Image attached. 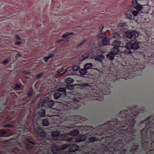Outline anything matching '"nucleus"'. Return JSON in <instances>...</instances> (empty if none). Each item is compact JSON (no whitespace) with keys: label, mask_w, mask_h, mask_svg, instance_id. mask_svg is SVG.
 I'll use <instances>...</instances> for the list:
<instances>
[{"label":"nucleus","mask_w":154,"mask_h":154,"mask_svg":"<svg viewBox=\"0 0 154 154\" xmlns=\"http://www.w3.org/2000/svg\"><path fill=\"white\" fill-rule=\"evenodd\" d=\"M14 106L13 102H11L4 112L0 113L1 122H9L11 123L5 125L3 127L11 129L0 130V148L25 147L29 148V151H38L41 148H45L49 146L50 141L44 138L36 137L33 140H27L25 143V146L18 142L17 140L21 135L27 133V132L31 130H35L39 136L43 137H46V133L41 128L36 127L37 123L34 122L32 119L19 117V114L13 110Z\"/></svg>","instance_id":"1"},{"label":"nucleus","mask_w":154,"mask_h":154,"mask_svg":"<svg viewBox=\"0 0 154 154\" xmlns=\"http://www.w3.org/2000/svg\"><path fill=\"white\" fill-rule=\"evenodd\" d=\"M122 128L88 138L89 142L79 147L76 144L63 145L58 147L52 144L51 151L54 154H119L126 147V139L129 136L133 138L138 132L133 128Z\"/></svg>","instance_id":"2"},{"label":"nucleus","mask_w":154,"mask_h":154,"mask_svg":"<svg viewBox=\"0 0 154 154\" xmlns=\"http://www.w3.org/2000/svg\"><path fill=\"white\" fill-rule=\"evenodd\" d=\"M126 112L123 110L117 116V118L114 121H109L106 123L101 125L97 126L96 128H94L92 127L88 126H84L82 125L81 123L77 122L80 120L85 121L86 119H83L79 116H75L72 115L66 116L64 121L62 124H67L66 126H62L59 131H54L51 132V136L52 140H58L59 138H65L68 137V134L61 133H66L71 128L75 127L78 128V129L82 131V132H87V133L84 135H80L75 139L76 143H80L86 140L88 137L91 135L97 136L100 134L101 135L103 134L109 133L110 131H114L127 128L125 125L126 120L125 119L124 113Z\"/></svg>","instance_id":"3"},{"label":"nucleus","mask_w":154,"mask_h":154,"mask_svg":"<svg viewBox=\"0 0 154 154\" xmlns=\"http://www.w3.org/2000/svg\"><path fill=\"white\" fill-rule=\"evenodd\" d=\"M125 147L119 154H154V141L141 138L138 133L133 138L126 139Z\"/></svg>","instance_id":"4"},{"label":"nucleus","mask_w":154,"mask_h":154,"mask_svg":"<svg viewBox=\"0 0 154 154\" xmlns=\"http://www.w3.org/2000/svg\"><path fill=\"white\" fill-rule=\"evenodd\" d=\"M137 107V106L135 105L133 107V109H129L125 110L126 112L124 113V114H125V119L127 128H129L132 126L133 125L132 121H134L135 123L133 125V128L135 131L139 132L141 138H144V139L148 138V140H154V115L150 116L147 119L142 121L138 124V126H139L142 124L146 123L145 128L141 131L140 132L134 129V126L136 122V119L140 111V109L136 110Z\"/></svg>","instance_id":"5"},{"label":"nucleus","mask_w":154,"mask_h":154,"mask_svg":"<svg viewBox=\"0 0 154 154\" xmlns=\"http://www.w3.org/2000/svg\"><path fill=\"white\" fill-rule=\"evenodd\" d=\"M54 98L56 100L59 99L60 103L63 105L62 107L65 111L67 115H72L75 110L79 109L81 103L74 93H71L66 94L59 92L54 93Z\"/></svg>","instance_id":"6"},{"label":"nucleus","mask_w":154,"mask_h":154,"mask_svg":"<svg viewBox=\"0 0 154 154\" xmlns=\"http://www.w3.org/2000/svg\"><path fill=\"white\" fill-rule=\"evenodd\" d=\"M25 147L0 148V154H27L24 150Z\"/></svg>","instance_id":"7"},{"label":"nucleus","mask_w":154,"mask_h":154,"mask_svg":"<svg viewBox=\"0 0 154 154\" xmlns=\"http://www.w3.org/2000/svg\"><path fill=\"white\" fill-rule=\"evenodd\" d=\"M125 47L129 50L131 49L136 50L139 48L140 45L138 42L134 41H130L127 42Z\"/></svg>","instance_id":"8"},{"label":"nucleus","mask_w":154,"mask_h":154,"mask_svg":"<svg viewBox=\"0 0 154 154\" xmlns=\"http://www.w3.org/2000/svg\"><path fill=\"white\" fill-rule=\"evenodd\" d=\"M119 52V50L118 48L114 47L112 49L111 52L106 55V58L110 60H113L114 55L118 54Z\"/></svg>","instance_id":"9"},{"label":"nucleus","mask_w":154,"mask_h":154,"mask_svg":"<svg viewBox=\"0 0 154 154\" xmlns=\"http://www.w3.org/2000/svg\"><path fill=\"white\" fill-rule=\"evenodd\" d=\"M125 36L130 39H135L138 36V33L134 31H126L125 32Z\"/></svg>","instance_id":"10"},{"label":"nucleus","mask_w":154,"mask_h":154,"mask_svg":"<svg viewBox=\"0 0 154 154\" xmlns=\"http://www.w3.org/2000/svg\"><path fill=\"white\" fill-rule=\"evenodd\" d=\"M42 103L43 105L46 104L48 107L51 108L54 105V102L53 100H49V98L47 97L43 100Z\"/></svg>","instance_id":"11"},{"label":"nucleus","mask_w":154,"mask_h":154,"mask_svg":"<svg viewBox=\"0 0 154 154\" xmlns=\"http://www.w3.org/2000/svg\"><path fill=\"white\" fill-rule=\"evenodd\" d=\"M145 64V63L143 64L140 63H137L136 66L133 67V68H134L133 69L134 70L136 68V70L138 71L143 70L145 68V65L144 64Z\"/></svg>","instance_id":"12"},{"label":"nucleus","mask_w":154,"mask_h":154,"mask_svg":"<svg viewBox=\"0 0 154 154\" xmlns=\"http://www.w3.org/2000/svg\"><path fill=\"white\" fill-rule=\"evenodd\" d=\"M79 134V131L78 130H74L70 131L68 134V136H76Z\"/></svg>","instance_id":"13"},{"label":"nucleus","mask_w":154,"mask_h":154,"mask_svg":"<svg viewBox=\"0 0 154 154\" xmlns=\"http://www.w3.org/2000/svg\"><path fill=\"white\" fill-rule=\"evenodd\" d=\"M122 42L120 40H116L113 41L112 43V45L116 47H119Z\"/></svg>","instance_id":"14"},{"label":"nucleus","mask_w":154,"mask_h":154,"mask_svg":"<svg viewBox=\"0 0 154 154\" xmlns=\"http://www.w3.org/2000/svg\"><path fill=\"white\" fill-rule=\"evenodd\" d=\"M109 44V40L108 37H105L102 41V45L103 46L107 45Z\"/></svg>","instance_id":"15"},{"label":"nucleus","mask_w":154,"mask_h":154,"mask_svg":"<svg viewBox=\"0 0 154 154\" xmlns=\"http://www.w3.org/2000/svg\"><path fill=\"white\" fill-rule=\"evenodd\" d=\"M90 56V53L87 52L84 54L82 55L80 57V60L81 61H83L88 58Z\"/></svg>","instance_id":"16"},{"label":"nucleus","mask_w":154,"mask_h":154,"mask_svg":"<svg viewBox=\"0 0 154 154\" xmlns=\"http://www.w3.org/2000/svg\"><path fill=\"white\" fill-rule=\"evenodd\" d=\"M112 37L118 40H120L121 39L120 34L117 32H114L112 34Z\"/></svg>","instance_id":"17"},{"label":"nucleus","mask_w":154,"mask_h":154,"mask_svg":"<svg viewBox=\"0 0 154 154\" xmlns=\"http://www.w3.org/2000/svg\"><path fill=\"white\" fill-rule=\"evenodd\" d=\"M143 5H135L134 6H132L134 8L136 9L137 11H143Z\"/></svg>","instance_id":"18"},{"label":"nucleus","mask_w":154,"mask_h":154,"mask_svg":"<svg viewBox=\"0 0 154 154\" xmlns=\"http://www.w3.org/2000/svg\"><path fill=\"white\" fill-rule=\"evenodd\" d=\"M74 35V32H66L63 34L62 35V38H65L67 37L70 35Z\"/></svg>","instance_id":"19"},{"label":"nucleus","mask_w":154,"mask_h":154,"mask_svg":"<svg viewBox=\"0 0 154 154\" xmlns=\"http://www.w3.org/2000/svg\"><path fill=\"white\" fill-rule=\"evenodd\" d=\"M74 80L71 78H68L65 79V82L67 84H71L73 83Z\"/></svg>","instance_id":"20"},{"label":"nucleus","mask_w":154,"mask_h":154,"mask_svg":"<svg viewBox=\"0 0 154 154\" xmlns=\"http://www.w3.org/2000/svg\"><path fill=\"white\" fill-rule=\"evenodd\" d=\"M93 64L92 63H87L85 65V67L83 69H89L91 67H92Z\"/></svg>","instance_id":"21"},{"label":"nucleus","mask_w":154,"mask_h":154,"mask_svg":"<svg viewBox=\"0 0 154 154\" xmlns=\"http://www.w3.org/2000/svg\"><path fill=\"white\" fill-rule=\"evenodd\" d=\"M87 73V69H81L79 71V73L82 76H84L86 75Z\"/></svg>","instance_id":"22"},{"label":"nucleus","mask_w":154,"mask_h":154,"mask_svg":"<svg viewBox=\"0 0 154 154\" xmlns=\"http://www.w3.org/2000/svg\"><path fill=\"white\" fill-rule=\"evenodd\" d=\"M49 122L48 120L47 119H44L42 120V125L44 126H47L48 125Z\"/></svg>","instance_id":"23"},{"label":"nucleus","mask_w":154,"mask_h":154,"mask_svg":"<svg viewBox=\"0 0 154 154\" xmlns=\"http://www.w3.org/2000/svg\"><path fill=\"white\" fill-rule=\"evenodd\" d=\"M39 115L41 117H44L45 116V110L44 109H40L39 112Z\"/></svg>","instance_id":"24"},{"label":"nucleus","mask_w":154,"mask_h":154,"mask_svg":"<svg viewBox=\"0 0 154 154\" xmlns=\"http://www.w3.org/2000/svg\"><path fill=\"white\" fill-rule=\"evenodd\" d=\"M58 92L62 93L63 94H66V89L63 88H60L58 89Z\"/></svg>","instance_id":"25"},{"label":"nucleus","mask_w":154,"mask_h":154,"mask_svg":"<svg viewBox=\"0 0 154 154\" xmlns=\"http://www.w3.org/2000/svg\"><path fill=\"white\" fill-rule=\"evenodd\" d=\"M151 57H149V58H148V59H149V60L146 62V64H149V63H151L153 64H154V62H153L152 60H151Z\"/></svg>","instance_id":"26"},{"label":"nucleus","mask_w":154,"mask_h":154,"mask_svg":"<svg viewBox=\"0 0 154 154\" xmlns=\"http://www.w3.org/2000/svg\"><path fill=\"white\" fill-rule=\"evenodd\" d=\"M14 90L16 91H18L21 90V88L18 84H16L15 85L14 88Z\"/></svg>","instance_id":"27"},{"label":"nucleus","mask_w":154,"mask_h":154,"mask_svg":"<svg viewBox=\"0 0 154 154\" xmlns=\"http://www.w3.org/2000/svg\"><path fill=\"white\" fill-rule=\"evenodd\" d=\"M138 5H140L138 3L137 1L136 0H132V6H135Z\"/></svg>","instance_id":"28"},{"label":"nucleus","mask_w":154,"mask_h":154,"mask_svg":"<svg viewBox=\"0 0 154 154\" xmlns=\"http://www.w3.org/2000/svg\"><path fill=\"white\" fill-rule=\"evenodd\" d=\"M79 67L78 65L74 66L72 67V69L74 71H77L79 70Z\"/></svg>","instance_id":"29"},{"label":"nucleus","mask_w":154,"mask_h":154,"mask_svg":"<svg viewBox=\"0 0 154 154\" xmlns=\"http://www.w3.org/2000/svg\"><path fill=\"white\" fill-rule=\"evenodd\" d=\"M33 94V92H32V91L30 90L29 92H28V94H27V97H28V98H31Z\"/></svg>","instance_id":"30"},{"label":"nucleus","mask_w":154,"mask_h":154,"mask_svg":"<svg viewBox=\"0 0 154 154\" xmlns=\"http://www.w3.org/2000/svg\"><path fill=\"white\" fill-rule=\"evenodd\" d=\"M132 14H133L134 17H135L138 14L139 12L138 11H136L135 10H134L132 11Z\"/></svg>","instance_id":"31"},{"label":"nucleus","mask_w":154,"mask_h":154,"mask_svg":"<svg viewBox=\"0 0 154 154\" xmlns=\"http://www.w3.org/2000/svg\"><path fill=\"white\" fill-rule=\"evenodd\" d=\"M102 53L103 51L100 49L97 50H96L95 51V53L96 54H102Z\"/></svg>","instance_id":"32"},{"label":"nucleus","mask_w":154,"mask_h":154,"mask_svg":"<svg viewBox=\"0 0 154 154\" xmlns=\"http://www.w3.org/2000/svg\"><path fill=\"white\" fill-rule=\"evenodd\" d=\"M74 87L72 85H69L66 86L67 89H69L70 90H72L73 89Z\"/></svg>","instance_id":"33"},{"label":"nucleus","mask_w":154,"mask_h":154,"mask_svg":"<svg viewBox=\"0 0 154 154\" xmlns=\"http://www.w3.org/2000/svg\"><path fill=\"white\" fill-rule=\"evenodd\" d=\"M43 73H42L39 74L37 75H35V78L37 79H39L40 77H42L43 75Z\"/></svg>","instance_id":"34"},{"label":"nucleus","mask_w":154,"mask_h":154,"mask_svg":"<svg viewBox=\"0 0 154 154\" xmlns=\"http://www.w3.org/2000/svg\"><path fill=\"white\" fill-rule=\"evenodd\" d=\"M120 79V78L119 77H118L117 75H116V76H115V79L112 80V82H115L116 81V80H119Z\"/></svg>","instance_id":"35"},{"label":"nucleus","mask_w":154,"mask_h":154,"mask_svg":"<svg viewBox=\"0 0 154 154\" xmlns=\"http://www.w3.org/2000/svg\"><path fill=\"white\" fill-rule=\"evenodd\" d=\"M8 62V60L6 59L3 61V63H3V65H5L7 64Z\"/></svg>","instance_id":"36"},{"label":"nucleus","mask_w":154,"mask_h":154,"mask_svg":"<svg viewBox=\"0 0 154 154\" xmlns=\"http://www.w3.org/2000/svg\"><path fill=\"white\" fill-rule=\"evenodd\" d=\"M128 71L126 72H124L122 73V74H121V76L124 75V76L127 77L128 75Z\"/></svg>","instance_id":"37"},{"label":"nucleus","mask_w":154,"mask_h":154,"mask_svg":"<svg viewBox=\"0 0 154 154\" xmlns=\"http://www.w3.org/2000/svg\"><path fill=\"white\" fill-rule=\"evenodd\" d=\"M15 39L16 40H20V38L19 37V36L18 34H16L15 35Z\"/></svg>","instance_id":"38"},{"label":"nucleus","mask_w":154,"mask_h":154,"mask_svg":"<svg viewBox=\"0 0 154 154\" xmlns=\"http://www.w3.org/2000/svg\"><path fill=\"white\" fill-rule=\"evenodd\" d=\"M126 17H127V18L130 20L132 19V15L131 14H128L127 15Z\"/></svg>","instance_id":"39"},{"label":"nucleus","mask_w":154,"mask_h":154,"mask_svg":"<svg viewBox=\"0 0 154 154\" xmlns=\"http://www.w3.org/2000/svg\"><path fill=\"white\" fill-rule=\"evenodd\" d=\"M53 56V54L51 53V54H49V55H48V56H47L45 57L49 58H51Z\"/></svg>","instance_id":"40"},{"label":"nucleus","mask_w":154,"mask_h":154,"mask_svg":"<svg viewBox=\"0 0 154 154\" xmlns=\"http://www.w3.org/2000/svg\"><path fill=\"white\" fill-rule=\"evenodd\" d=\"M50 58H47V57H44V61L46 63L47 62L48 60L49 59H50Z\"/></svg>","instance_id":"41"},{"label":"nucleus","mask_w":154,"mask_h":154,"mask_svg":"<svg viewBox=\"0 0 154 154\" xmlns=\"http://www.w3.org/2000/svg\"><path fill=\"white\" fill-rule=\"evenodd\" d=\"M102 55H101L100 56H99L98 57H97V60H98L100 61L101 60H102Z\"/></svg>","instance_id":"42"},{"label":"nucleus","mask_w":154,"mask_h":154,"mask_svg":"<svg viewBox=\"0 0 154 154\" xmlns=\"http://www.w3.org/2000/svg\"><path fill=\"white\" fill-rule=\"evenodd\" d=\"M89 85H88V84L86 83V84H82V87H84V88H85V87L88 86Z\"/></svg>","instance_id":"43"},{"label":"nucleus","mask_w":154,"mask_h":154,"mask_svg":"<svg viewBox=\"0 0 154 154\" xmlns=\"http://www.w3.org/2000/svg\"><path fill=\"white\" fill-rule=\"evenodd\" d=\"M21 42L20 41H17L15 42V45H18L20 44Z\"/></svg>","instance_id":"44"},{"label":"nucleus","mask_w":154,"mask_h":154,"mask_svg":"<svg viewBox=\"0 0 154 154\" xmlns=\"http://www.w3.org/2000/svg\"><path fill=\"white\" fill-rule=\"evenodd\" d=\"M124 24L122 23H120L119 24H118V26H121L122 27H123Z\"/></svg>","instance_id":"45"},{"label":"nucleus","mask_w":154,"mask_h":154,"mask_svg":"<svg viewBox=\"0 0 154 154\" xmlns=\"http://www.w3.org/2000/svg\"><path fill=\"white\" fill-rule=\"evenodd\" d=\"M64 42H69V40L67 38H66L64 39Z\"/></svg>","instance_id":"46"},{"label":"nucleus","mask_w":154,"mask_h":154,"mask_svg":"<svg viewBox=\"0 0 154 154\" xmlns=\"http://www.w3.org/2000/svg\"><path fill=\"white\" fill-rule=\"evenodd\" d=\"M85 43H79V45H78V46H81L82 45L85 44Z\"/></svg>","instance_id":"47"},{"label":"nucleus","mask_w":154,"mask_h":154,"mask_svg":"<svg viewBox=\"0 0 154 154\" xmlns=\"http://www.w3.org/2000/svg\"><path fill=\"white\" fill-rule=\"evenodd\" d=\"M111 85L110 84L109 85L106 86V88H107L108 89H109L110 88H111Z\"/></svg>","instance_id":"48"},{"label":"nucleus","mask_w":154,"mask_h":154,"mask_svg":"<svg viewBox=\"0 0 154 154\" xmlns=\"http://www.w3.org/2000/svg\"><path fill=\"white\" fill-rule=\"evenodd\" d=\"M86 42V40L85 39H84V40H82V41L81 43H85Z\"/></svg>","instance_id":"49"},{"label":"nucleus","mask_w":154,"mask_h":154,"mask_svg":"<svg viewBox=\"0 0 154 154\" xmlns=\"http://www.w3.org/2000/svg\"><path fill=\"white\" fill-rule=\"evenodd\" d=\"M103 27H100V30L101 31H102V30H103Z\"/></svg>","instance_id":"50"},{"label":"nucleus","mask_w":154,"mask_h":154,"mask_svg":"<svg viewBox=\"0 0 154 154\" xmlns=\"http://www.w3.org/2000/svg\"><path fill=\"white\" fill-rule=\"evenodd\" d=\"M72 140V138L69 139L67 140V141H69V142H71Z\"/></svg>","instance_id":"51"},{"label":"nucleus","mask_w":154,"mask_h":154,"mask_svg":"<svg viewBox=\"0 0 154 154\" xmlns=\"http://www.w3.org/2000/svg\"><path fill=\"white\" fill-rule=\"evenodd\" d=\"M61 72H62V69H59L58 70V72L59 73H60Z\"/></svg>","instance_id":"52"},{"label":"nucleus","mask_w":154,"mask_h":154,"mask_svg":"<svg viewBox=\"0 0 154 154\" xmlns=\"http://www.w3.org/2000/svg\"><path fill=\"white\" fill-rule=\"evenodd\" d=\"M62 41H63V39H60V40H59V42H60Z\"/></svg>","instance_id":"53"},{"label":"nucleus","mask_w":154,"mask_h":154,"mask_svg":"<svg viewBox=\"0 0 154 154\" xmlns=\"http://www.w3.org/2000/svg\"><path fill=\"white\" fill-rule=\"evenodd\" d=\"M50 154V153H45V154Z\"/></svg>","instance_id":"54"},{"label":"nucleus","mask_w":154,"mask_h":154,"mask_svg":"<svg viewBox=\"0 0 154 154\" xmlns=\"http://www.w3.org/2000/svg\"><path fill=\"white\" fill-rule=\"evenodd\" d=\"M99 96H98V95H96V97H99Z\"/></svg>","instance_id":"55"},{"label":"nucleus","mask_w":154,"mask_h":154,"mask_svg":"<svg viewBox=\"0 0 154 154\" xmlns=\"http://www.w3.org/2000/svg\"><path fill=\"white\" fill-rule=\"evenodd\" d=\"M100 38H103V37H102L101 36H100Z\"/></svg>","instance_id":"56"},{"label":"nucleus","mask_w":154,"mask_h":154,"mask_svg":"<svg viewBox=\"0 0 154 154\" xmlns=\"http://www.w3.org/2000/svg\"><path fill=\"white\" fill-rule=\"evenodd\" d=\"M130 52H131V51H130ZM129 54H131V52H130V53H129Z\"/></svg>","instance_id":"57"},{"label":"nucleus","mask_w":154,"mask_h":154,"mask_svg":"<svg viewBox=\"0 0 154 154\" xmlns=\"http://www.w3.org/2000/svg\"><path fill=\"white\" fill-rule=\"evenodd\" d=\"M140 0H137V1H140Z\"/></svg>","instance_id":"58"},{"label":"nucleus","mask_w":154,"mask_h":154,"mask_svg":"<svg viewBox=\"0 0 154 154\" xmlns=\"http://www.w3.org/2000/svg\"><path fill=\"white\" fill-rule=\"evenodd\" d=\"M122 79H124V77H122Z\"/></svg>","instance_id":"59"}]
</instances>
